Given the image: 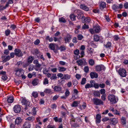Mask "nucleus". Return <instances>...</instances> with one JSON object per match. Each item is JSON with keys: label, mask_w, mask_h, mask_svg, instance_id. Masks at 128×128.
Segmentation results:
<instances>
[{"label": "nucleus", "mask_w": 128, "mask_h": 128, "mask_svg": "<svg viewBox=\"0 0 128 128\" xmlns=\"http://www.w3.org/2000/svg\"><path fill=\"white\" fill-rule=\"evenodd\" d=\"M86 78H82L80 82L81 84L84 85L86 83Z\"/></svg>", "instance_id": "38"}, {"label": "nucleus", "mask_w": 128, "mask_h": 128, "mask_svg": "<svg viewBox=\"0 0 128 128\" xmlns=\"http://www.w3.org/2000/svg\"><path fill=\"white\" fill-rule=\"evenodd\" d=\"M1 78L4 81L6 80L8 78V77L6 75L2 76Z\"/></svg>", "instance_id": "47"}, {"label": "nucleus", "mask_w": 128, "mask_h": 128, "mask_svg": "<svg viewBox=\"0 0 128 128\" xmlns=\"http://www.w3.org/2000/svg\"><path fill=\"white\" fill-rule=\"evenodd\" d=\"M70 94V92L68 90H66L65 93V95L67 97Z\"/></svg>", "instance_id": "63"}, {"label": "nucleus", "mask_w": 128, "mask_h": 128, "mask_svg": "<svg viewBox=\"0 0 128 128\" xmlns=\"http://www.w3.org/2000/svg\"><path fill=\"white\" fill-rule=\"evenodd\" d=\"M73 84L74 86H76L78 84V82L76 80H74L72 81Z\"/></svg>", "instance_id": "51"}, {"label": "nucleus", "mask_w": 128, "mask_h": 128, "mask_svg": "<svg viewBox=\"0 0 128 128\" xmlns=\"http://www.w3.org/2000/svg\"><path fill=\"white\" fill-rule=\"evenodd\" d=\"M85 88H86L87 89L89 88H92V86L90 84L88 83L86 85Z\"/></svg>", "instance_id": "50"}, {"label": "nucleus", "mask_w": 128, "mask_h": 128, "mask_svg": "<svg viewBox=\"0 0 128 128\" xmlns=\"http://www.w3.org/2000/svg\"><path fill=\"white\" fill-rule=\"evenodd\" d=\"M93 94L95 96L100 97V92L99 91H95L93 93Z\"/></svg>", "instance_id": "37"}, {"label": "nucleus", "mask_w": 128, "mask_h": 128, "mask_svg": "<svg viewBox=\"0 0 128 128\" xmlns=\"http://www.w3.org/2000/svg\"><path fill=\"white\" fill-rule=\"evenodd\" d=\"M84 70L86 72H88L89 71V68L87 66H85L84 68Z\"/></svg>", "instance_id": "55"}, {"label": "nucleus", "mask_w": 128, "mask_h": 128, "mask_svg": "<svg viewBox=\"0 0 128 128\" xmlns=\"http://www.w3.org/2000/svg\"><path fill=\"white\" fill-rule=\"evenodd\" d=\"M100 9L102 10L106 7V4L104 2H102L100 4Z\"/></svg>", "instance_id": "25"}, {"label": "nucleus", "mask_w": 128, "mask_h": 128, "mask_svg": "<svg viewBox=\"0 0 128 128\" xmlns=\"http://www.w3.org/2000/svg\"><path fill=\"white\" fill-rule=\"evenodd\" d=\"M56 74H53L52 76H51L50 78L51 80L56 79L57 78V76H56Z\"/></svg>", "instance_id": "48"}, {"label": "nucleus", "mask_w": 128, "mask_h": 128, "mask_svg": "<svg viewBox=\"0 0 128 128\" xmlns=\"http://www.w3.org/2000/svg\"><path fill=\"white\" fill-rule=\"evenodd\" d=\"M80 8L86 11H88L89 10L88 8L84 4H81L80 6Z\"/></svg>", "instance_id": "17"}, {"label": "nucleus", "mask_w": 128, "mask_h": 128, "mask_svg": "<svg viewBox=\"0 0 128 128\" xmlns=\"http://www.w3.org/2000/svg\"><path fill=\"white\" fill-rule=\"evenodd\" d=\"M72 42L74 43H76L78 42L76 38V37L73 38L72 40Z\"/></svg>", "instance_id": "59"}, {"label": "nucleus", "mask_w": 128, "mask_h": 128, "mask_svg": "<svg viewBox=\"0 0 128 128\" xmlns=\"http://www.w3.org/2000/svg\"><path fill=\"white\" fill-rule=\"evenodd\" d=\"M15 71L16 72V75L18 76H22L24 74V70L21 68H17Z\"/></svg>", "instance_id": "2"}, {"label": "nucleus", "mask_w": 128, "mask_h": 128, "mask_svg": "<svg viewBox=\"0 0 128 128\" xmlns=\"http://www.w3.org/2000/svg\"><path fill=\"white\" fill-rule=\"evenodd\" d=\"M78 106V102L74 101L73 102L72 104V106L73 107H75Z\"/></svg>", "instance_id": "41"}, {"label": "nucleus", "mask_w": 128, "mask_h": 128, "mask_svg": "<svg viewBox=\"0 0 128 128\" xmlns=\"http://www.w3.org/2000/svg\"><path fill=\"white\" fill-rule=\"evenodd\" d=\"M76 78L78 80L80 79L81 77V75L80 74H77L76 76Z\"/></svg>", "instance_id": "62"}, {"label": "nucleus", "mask_w": 128, "mask_h": 128, "mask_svg": "<svg viewBox=\"0 0 128 128\" xmlns=\"http://www.w3.org/2000/svg\"><path fill=\"white\" fill-rule=\"evenodd\" d=\"M101 118V116L100 114H98L96 115V124H99L100 122V118Z\"/></svg>", "instance_id": "14"}, {"label": "nucleus", "mask_w": 128, "mask_h": 128, "mask_svg": "<svg viewBox=\"0 0 128 128\" xmlns=\"http://www.w3.org/2000/svg\"><path fill=\"white\" fill-rule=\"evenodd\" d=\"M89 28L88 26L87 25H86V24H84V25L83 26L82 29L83 30H85L86 29H88Z\"/></svg>", "instance_id": "40"}, {"label": "nucleus", "mask_w": 128, "mask_h": 128, "mask_svg": "<svg viewBox=\"0 0 128 128\" xmlns=\"http://www.w3.org/2000/svg\"><path fill=\"white\" fill-rule=\"evenodd\" d=\"M88 62L89 64L91 66H93L94 64V60L92 59L88 61Z\"/></svg>", "instance_id": "35"}, {"label": "nucleus", "mask_w": 128, "mask_h": 128, "mask_svg": "<svg viewBox=\"0 0 128 128\" xmlns=\"http://www.w3.org/2000/svg\"><path fill=\"white\" fill-rule=\"evenodd\" d=\"M111 122H112V124H115L118 122V120L116 118H113L111 119Z\"/></svg>", "instance_id": "29"}, {"label": "nucleus", "mask_w": 128, "mask_h": 128, "mask_svg": "<svg viewBox=\"0 0 128 128\" xmlns=\"http://www.w3.org/2000/svg\"><path fill=\"white\" fill-rule=\"evenodd\" d=\"M21 103L22 105H24L25 106H28L29 107H30L31 106L30 104V102L24 98L22 99Z\"/></svg>", "instance_id": "9"}, {"label": "nucleus", "mask_w": 128, "mask_h": 128, "mask_svg": "<svg viewBox=\"0 0 128 128\" xmlns=\"http://www.w3.org/2000/svg\"><path fill=\"white\" fill-rule=\"evenodd\" d=\"M55 45L57 46L56 44H50L49 45V47L51 50H53L55 49Z\"/></svg>", "instance_id": "28"}, {"label": "nucleus", "mask_w": 128, "mask_h": 128, "mask_svg": "<svg viewBox=\"0 0 128 128\" xmlns=\"http://www.w3.org/2000/svg\"><path fill=\"white\" fill-rule=\"evenodd\" d=\"M59 22H60L65 23L66 22V20L63 17H61L59 19Z\"/></svg>", "instance_id": "36"}, {"label": "nucleus", "mask_w": 128, "mask_h": 128, "mask_svg": "<svg viewBox=\"0 0 128 128\" xmlns=\"http://www.w3.org/2000/svg\"><path fill=\"white\" fill-rule=\"evenodd\" d=\"M14 51V54L17 56L21 57L23 55V54L21 50L20 49L16 48Z\"/></svg>", "instance_id": "6"}, {"label": "nucleus", "mask_w": 128, "mask_h": 128, "mask_svg": "<svg viewBox=\"0 0 128 128\" xmlns=\"http://www.w3.org/2000/svg\"><path fill=\"white\" fill-rule=\"evenodd\" d=\"M14 112H20L21 108L20 106L16 105L14 106Z\"/></svg>", "instance_id": "12"}, {"label": "nucleus", "mask_w": 128, "mask_h": 128, "mask_svg": "<svg viewBox=\"0 0 128 128\" xmlns=\"http://www.w3.org/2000/svg\"><path fill=\"white\" fill-rule=\"evenodd\" d=\"M58 69L60 72L64 71L66 70V68L64 67H59L58 68Z\"/></svg>", "instance_id": "34"}, {"label": "nucleus", "mask_w": 128, "mask_h": 128, "mask_svg": "<svg viewBox=\"0 0 128 128\" xmlns=\"http://www.w3.org/2000/svg\"><path fill=\"white\" fill-rule=\"evenodd\" d=\"M44 92L46 94H49L51 92V90L49 89H46L44 91Z\"/></svg>", "instance_id": "43"}, {"label": "nucleus", "mask_w": 128, "mask_h": 128, "mask_svg": "<svg viewBox=\"0 0 128 128\" xmlns=\"http://www.w3.org/2000/svg\"><path fill=\"white\" fill-rule=\"evenodd\" d=\"M118 72L120 76L122 77H126V71L124 68H120Z\"/></svg>", "instance_id": "3"}, {"label": "nucleus", "mask_w": 128, "mask_h": 128, "mask_svg": "<svg viewBox=\"0 0 128 128\" xmlns=\"http://www.w3.org/2000/svg\"><path fill=\"white\" fill-rule=\"evenodd\" d=\"M93 101L94 104L96 105H103V102L101 100L96 98H94Z\"/></svg>", "instance_id": "5"}, {"label": "nucleus", "mask_w": 128, "mask_h": 128, "mask_svg": "<svg viewBox=\"0 0 128 128\" xmlns=\"http://www.w3.org/2000/svg\"><path fill=\"white\" fill-rule=\"evenodd\" d=\"M38 82L39 80L37 78H35L32 81V84L33 86L37 85L38 83Z\"/></svg>", "instance_id": "19"}, {"label": "nucleus", "mask_w": 128, "mask_h": 128, "mask_svg": "<svg viewBox=\"0 0 128 128\" xmlns=\"http://www.w3.org/2000/svg\"><path fill=\"white\" fill-rule=\"evenodd\" d=\"M74 54L78 55V54L79 53V50L78 49H76L74 51Z\"/></svg>", "instance_id": "52"}, {"label": "nucleus", "mask_w": 128, "mask_h": 128, "mask_svg": "<svg viewBox=\"0 0 128 128\" xmlns=\"http://www.w3.org/2000/svg\"><path fill=\"white\" fill-rule=\"evenodd\" d=\"M96 88H98L99 87V85L97 83H95L93 86Z\"/></svg>", "instance_id": "60"}, {"label": "nucleus", "mask_w": 128, "mask_h": 128, "mask_svg": "<svg viewBox=\"0 0 128 128\" xmlns=\"http://www.w3.org/2000/svg\"><path fill=\"white\" fill-rule=\"evenodd\" d=\"M94 51V49L91 48H89L87 49V52L88 54H90L91 55H92Z\"/></svg>", "instance_id": "23"}, {"label": "nucleus", "mask_w": 128, "mask_h": 128, "mask_svg": "<svg viewBox=\"0 0 128 128\" xmlns=\"http://www.w3.org/2000/svg\"><path fill=\"white\" fill-rule=\"evenodd\" d=\"M10 59V57L9 56H8L6 57L3 60V62H6L9 60Z\"/></svg>", "instance_id": "42"}, {"label": "nucleus", "mask_w": 128, "mask_h": 128, "mask_svg": "<svg viewBox=\"0 0 128 128\" xmlns=\"http://www.w3.org/2000/svg\"><path fill=\"white\" fill-rule=\"evenodd\" d=\"M94 29L96 33H98L100 31V26H96L94 27Z\"/></svg>", "instance_id": "15"}, {"label": "nucleus", "mask_w": 128, "mask_h": 128, "mask_svg": "<svg viewBox=\"0 0 128 128\" xmlns=\"http://www.w3.org/2000/svg\"><path fill=\"white\" fill-rule=\"evenodd\" d=\"M100 93L102 94H104L105 93L106 91L104 89H101L100 90Z\"/></svg>", "instance_id": "53"}, {"label": "nucleus", "mask_w": 128, "mask_h": 128, "mask_svg": "<svg viewBox=\"0 0 128 128\" xmlns=\"http://www.w3.org/2000/svg\"><path fill=\"white\" fill-rule=\"evenodd\" d=\"M34 59V57L31 56H29L28 59V62L29 63H31Z\"/></svg>", "instance_id": "26"}, {"label": "nucleus", "mask_w": 128, "mask_h": 128, "mask_svg": "<svg viewBox=\"0 0 128 128\" xmlns=\"http://www.w3.org/2000/svg\"><path fill=\"white\" fill-rule=\"evenodd\" d=\"M104 46H105L106 48H110L111 46V44L110 42H108L106 44V45H104Z\"/></svg>", "instance_id": "39"}, {"label": "nucleus", "mask_w": 128, "mask_h": 128, "mask_svg": "<svg viewBox=\"0 0 128 128\" xmlns=\"http://www.w3.org/2000/svg\"><path fill=\"white\" fill-rule=\"evenodd\" d=\"M96 70L97 72H100L102 70H104L105 68L103 65H97L96 68Z\"/></svg>", "instance_id": "7"}, {"label": "nucleus", "mask_w": 128, "mask_h": 128, "mask_svg": "<svg viewBox=\"0 0 128 128\" xmlns=\"http://www.w3.org/2000/svg\"><path fill=\"white\" fill-rule=\"evenodd\" d=\"M48 81L47 78H45L43 82V84H48Z\"/></svg>", "instance_id": "49"}, {"label": "nucleus", "mask_w": 128, "mask_h": 128, "mask_svg": "<svg viewBox=\"0 0 128 128\" xmlns=\"http://www.w3.org/2000/svg\"><path fill=\"white\" fill-rule=\"evenodd\" d=\"M23 128H30V124L29 122H25L23 125Z\"/></svg>", "instance_id": "16"}, {"label": "nucleus", "mask_w": 128, "mask_h": 128, "mask_svg": "<svg viewBox=\"0 0 128 128\" xmlns=\"http://www.w3.org/2000/svg\"><path fill=\"white\" fill-rule=\"evenodd\" d=\"M40 43V40L38 39L36 40L34 42V43L35 45H38Z\"/></svg>", "instance_id": "58"}, {"label": "nucleus", "mask_w": 128, "mask_h": 128, "mask_svg": "<svg viewBox=\"0 0 128 128\" xmlns=\"http://www.w3.org/2000/svg\"><path fill=\"white\" fill-rule=\"evenodd\" d=\"M72 36L71 35L68 34H67L66 37L64 38V39L65 42V43H66L67 42H70L72 38Z\"/></svg>", "instance_id": "8"}, {"label": "nucleus", "mask_w": 128, "mask_h": 128, "mask_svg": "<svg viewBox=\"0 0 128 128\" xmlns=\"http://www.w3.org/2000/svg\"><path fill=\"white\" fill-rule=\"evenodd\" d=\"M90 85L92 86V87H93L94 84L95 83V82L94 80H92L90 81Z\"/></svg>", "instance_id": "57"}, {"label": "nucleus", "mask_w": 128, "mask_h": 128, "mask_svg": "<svg viewBox=\"0 0 128 128\" xmlns=\"http://www.w3.org/2000/svg\"><path fill=\"white\" fill-rule=\"evenodd\" d=\"M76 62L78 64L79 66H80L82 67L86 64V60L84 59H79L76 61Z\"/></svg>", "instance_id": "4"}, {"label": "nucleus", "mask_w": 128, "mask_h": 128, "mask_svg": "<svg viewBox=\"0 0 128 128\" xmlns=\"http://www.w3.org/2000/svg\"><path fill=\"white\" fill-rule=\"evenodd\" d=\"M34 53L36 55L40 53V52L38 49H36L34 50Z\"/></svg>", "instance_id": "54"}, {"label": "nucleus", "mask_w": 128, "mask_h": 128, "mask_svg": "<svg viewBox=\"0 0 128 128\" xmlns=\"http://www.w3.org/2000/svg\"><path fill=\"white\" fill-rule=\"evenodd\" d=\"M4 53V54L7 55L9 53V51L8 49H5Z\"/></svg>", "instance_id": "56"}, {"label": "nucleus", "mask_w": 128, "mask_h": 128, "mask_svg": "<svg viewBox=\"0 0 128 128\" xmlns=\"http://www.w3.org/2000/svg\"><path fill=\"white\" fill-rule=\"evenodd\" d=\"M70 76L67 74H64L63 77L62 78V79H64V80H68L70 78Z\"/></svg>", "instance_id": "24"}, {"label": "nucleus", "mask_w": 128, "mask_h": 128, "mask_svg": "<svg viewBox=\"0 0 128 128\" xmlns=\"http://www.w3.org/2000/svg\"><path fill=\"white\" fill-rule=\"evenodd\" d=\"M10 31L9 29H8L5 31V32L6 35V36H8L10 33Z\"/></svg>", "instance_id": "44"}, {"label": "nucleus", "mask_w": 128, "mask_h": 128, "mask_svg": "<svg viewBox=\"0 0 128 128\" xmlns=\"http://www.w3.org/2000/svg\"><path fill=\"white\" fill-rule=\"evenodd\" d=\"M77 37L79 40H81L83 38V36L81 34H78Z\"/></svg>", "instance_id": "46"}, {"label": "nucleus", "mask_w": 128, "mask_h": 128, "mask_svg": "<svg viewBox=\"0 0 128 128\" xmlns=\"http://www.w3.org/2000/svg\"><path fill=\"white\" fill-rule=\"evenodd\" d=\"M53 86H52L53 88ZM54 91L55 92H60L62 90V88L59 85H57L54 86L53 88Z\"/></svg>", "instance_id": "10"}, {"label": "nucleus", "mask_w": 128, "mask_h": 128, "mask_svg": "<svg viewBox=\"0 0 128 128\" xmlns=\"http://www.w3.org/2000/svg\"><path fill=\"white\" fill-rule=\"evenodd\" d=\"M114 40L116 41H117L118 40L120 39V38L119 37L118 35H116L114 36L113 37Z\"/></svg>", "instance_id": "45"}, {"label": "nucleus", "mask_w": 128, "mask_h": 128, "mask_svg": "<svg viewBox=\"0 0 128 128\" xmlns=\"http://www.w3.org/2000/svg\"><path fill=\"white\" fill-rule=\"evenodd\" d=\"M84 19L83 21V22H85L86 23H88L90 21V19L89 17H85L84 16H82V20Z\"/></svg>", "instance_id": "11"}, {"label": "nucleus", "mask_w": 128, "mask_h": 128, "mask_svg": "<svg viewBox=\"0 0 128 128\" xmlns=\"http://www.w3.org/2000/svg\"><path fill=\"white\" fill-rule=\"evenodd\" d=\"M91 78L93 79L94 78H98V75L97 73L95 72H91L90 74Z\"/></svg>", "instance_id": "13"}, {"label": "nucleus", "mask_w": 128, "mask_h": 128, "mask_svg": "<svg viewBox=\"0 0 128 128\" xmlns=\"http://www.w3.org/2000/svg\"><path fill=\"white\" fill-rule=\"evenodd\" d=\"M94 39L95 41L98 42L100 39V36L98 35H94Z\"/></svg>", "instance_id": "32"}, {"label": "nucleus", "mask_w": 128, "mask_h": 128, "mask_svg": "<svg viewBox=\"0 0 128 128\" xmlns=\"http://www.w3.org/2000/svg\"><path fill=\"white\" fill-rule=\"evenodd\" d=\"M106 95L105 94H103L101 96L102 100L103 101H105L106 99Z\"/></svg>", "instance_id": "61"}, {"label": "nucleus", "mask_w": 128, "mask_h": 128, "mask_svg": "<svg viewBox=\"0 0 128 128\" xmlns=\"http://www.w3.org/2000/svg\"><path fill=\"white\" fill-rule=\"evenodd\" d=\"M108 100L112 104H115L118 101V99L114 94H109L108 97Z\"/></svg>", "instance_id": "1"}, {"label": "nucleus", "mask_w": 128, "mask_h": 128, "mask_svg": "<svg viewBox=\"0 0 128 128\" xmlns=\"http://www.w3.org/2000/svg\"><path fill=\"white\" fill-rule=\"evenodd\" d=\"M58 49L60 50L61 52L64 51L66 49V47L64 45L62 46H60Z\"/></svg>", "instance_id": "30"}, {"label": "nucleus", "mask_w": 128, "mask_h": 128, "mask_svg": "<svg viewBox=\"0 0 128 128\" xmlns=\"http://www.w3.org/2000/svg\"><path fill=\"white\" fill-rule=\"evenodd\" d=\"M76 15L74 14H71L70 16V17L72 21H75L76 20Z\"/></svg>", "instance_id": "22"}, {"label": "nucleus", "mask_w": 128, "mask_h": 128, "mask_svg": "<svg viewBox=\"0 0 128 128\" xmlns=\"http://www.w3.org/2000/svg\"><path fill=\"white\" fill-rule=\"evenodd\" d=\"M32 96L34 97V98L37 97L38 96V94L37 92H33L32 94Z\"/></svg>", "instance_id": "33"}, {"label": "nucleus", "mask_w": 128, "mask_h": 128, "mask_svg": "<svg viewBox=\"0 0 128 128\" xmlns=\"http://www.w3.org/2000/svg\"><path fill=\"white\" fill-rule=\"evenodd\" d=\"M124 6L125 8L126 9L128 8V3L127 2H125L124 5Z\"/></svg>", "instance_id": "64"}, {"label": "nucleus", "mask_w": 128, "mask_h": 128, "mask_svg": "<svg viewBox=\"0 0 128 128\" xmlns=\"http://www.w3.org/2000/svg\"><path fill=\"white\" fill-rule=\"evenodd\" d=\"M121 123L124 126H125L126 122V119L125 118L122 117L121 119Z\"/></svg>", "instance_id": "20"}, {"label": "nucleus", "mask_w": 128, "mask_h": 128, "mask_svg": "<svg viewBox=\"0 0 128 128\" xmlns=\"http://www.w3.org/2000/svg\"><path fill=\"white\" fill-rule=\"evenodd\" d=\"M77 15V17L78 18V19L81 18L82 20V16H83V14L82 12H80V11L78 12Z\"/></svg>", "instance_id": "21"}, {"label": "nucleus", "mask_w": 128, "mask_h": 128, "mask_svg": "<svg viewBox=\"0 0 128 128\" xmlns=\"http://www.w3.org/2000/svg\"><path fill=\"white\" fill-rule=\"evenodd\" d=\"M22 122V120L20 117H18L17 118L15 121V123L16 124L18 125L20 124Z\"/></svg>", "instance_id": "18"}, {"label": "nucleus", "mask_w": 128, "mask_h": 128, "mask_svg": "<svg viewBox=\"0 0 128 128\" xmlns=\"http://www.w3.org/2000/svg\"><path fill=\"white\" fill-rule=\"evenodd\" d=\"M14 100L13 97L12 96H10L7 99V101L8 102L12 103L13 102Z\"/></svg>", "instance_id": "27"}, {"label": "nucleus", "mask_w": 128, "mask_h": 128, "mask_svg": "<svg viewBox=\"0 0 128 128\" xmlns=\"http://www.w3.org/2000/svg\"><path fill=\"white\" fill-rule=\"evenodd\" d=\"M112 8L116 12L117 11V10L118 9V6L117 4H114L112 6Z\"/></svg>", "instance_id": "31"}]
</instances>
